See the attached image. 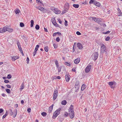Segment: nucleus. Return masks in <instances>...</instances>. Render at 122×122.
Returning a JSON list of instances; mask_svg holds the SVG:
<instances>
[{
  "instance_id": "obj_5",
  "label": "nucleus",
  "mask_w": 122,
  "mask_h": 122,
  "mask_svg": "<svg viewBox=\"0 0 122 122\" xmlns=\"http://www.w3.org/2000/svg\"><path fill=\"white\" fill-rule=\"evenodd\" d=\"M90 20H93L95 21L100 24L101 23V21L98 18H97L95 17H90L89 18Z\"/></svg>"
},
{
  "instance_id": "obj_58",
  "label": "nucleus",
  "mask_w": 122,
  "mask_h": 122,
  "mask_svg": "<svg viewBox=\"0 0 122 122\" xmlns=\"http://www.w3.org/2000/svg\"><path fill=\"white\" fill-rule=\"evenodd\" d=\"M65 25L66 26L67 25L66 24V23H67V21L66 20H65Z\"/></svg>"
},
{
  "instance_id": "obj_55",
  "label": "nucleus",
  "mask_w": 122,
  "mask_h": 122,
  "mask_svg": "<svg viewBox=\"0 0 122 122\" xmlns=\"http://www.w3.org/2000/svg\"><path fill=\"white\" fill-rule=\"evenodd\" d=\"M66 10H65L64 11L62 12L61 14H64L66 13Z\"/></svg>"
},
{
  "instance_id": "obj_36",
  "label": "nucleus",
  "mask_w": 122,
  "mask_h": 122,
  "mask_svg": "<svg viewBox=\"0 0 122 122\" xmlns=\"http://www.w3.org/2000/svg\"><path fill=\"white\" fill-rule=\"evenodd\" d=\"M20 12V11L19 10H16L15 11V13L16 14H17L19 13Z\"/></svg>"
},
{
  "instance_id": "obj_35",
  "label": "nucleus",
  "mask_w": 122,
  "mask_h": 122,
  "mask_svg": "<svg viewBox=\"0 0 122 122\" xmlns=\"http://www.w3.org/2000/svg\"><path fill=\"white\" fill-rule=\"evenodd\" d=\"M11 76L10 74H9L7 76V78L8 79H10L11 77Z\"/></svg>"
},
{
  "instance_id": "obj_53",
  "label": "nucleus",
  "mask_w": 122,
  "mask_h": 122,
  "mask_svg": "<svg viewBox=\"0 0 122 122\" xmlns=\"http://www.w3.org/2000/svg\"><path fill=\"white\" fill-rule=\"evenodd\" d=\"M3 110L2 109H0V113H2L3 111Z\"/></svg>"
},
{
  "instance_id": "obj_64",
  "label": "nucleus",
  "mask_w": 122,
  "mask_h": 122,
  "mask_svg": "<svg viewBox=\"0 0 122 122\" xmlns=\"http://www.w3.org/2000/svg\"><path fill=\"white\" fill-rule=\"evenodd\" d=\"M6 77L4 76V77H3L2 78L4 80H5V79H6Z\"/></svg>"
},
{
  "instance_id": "obj_12",
  "label": "nucleus",
  "mask_w": 122,
  "mask_h": 122,
  "mask_svg": "<svg viewBox=\"0 0 122 122\" xmlns=\"http://www.w3.org/2000/svg\"><path fill=\"white\" fill-rule=\"evenodd\" d=\"M100 102L101 103V105L103 106V105L106 104V101L105 100H100Z\"/></svg>"
},
{
  "instance_id": "obj_13",
  "label": "nucleus",
  "mask_w": 122,
  "mask_h": 122,
  "mask_svg": "<svg viewBox=\"0 0 122 122\" xmlns=\"http://www.w3.org/2000/svg\"><path fill=\"white\" fill-rule=\"evenodd\" d=\"M98 52H96L94 55V60L95 61L98 57Z\"/></svg>"
},
{
  "instance_id": "obj_50",
  "label": "nucleus",
  "mask_w": 122,
  "mask_h": 122,
  "mask_svg": "<svg viewBox=\"0 0 122 122\" xmlns=\"http://www.w3.org/2000/svg\"><path fill=\"white\" fill-rule=\"evenodd\" d=\"M6 86L8 88H11L10 86V85H6Z\"/></svg>"
},
{
  "instance_id": "obj_37",
  "label": "nucleus",
  "mask_w": 122,
  "mask_h": 122,
  "mask_svg": "<svg viewBox=\"0 0 122 122\" xmlns=\"http://www.w3.org/2000/svg\"><path fill=\"white\" fill-rule=\"evenodd\" d=\"M109 85L112 86L113 85V83L112 82H110L108 83Z\"/></svg>"
},
{
  "instance_id": "obj_17",
  "label": "nucleus",
  "mask_w": 122,
  "mask_h": 122,
  "mask_svg": "<svg viewBox=\"0 0 122 122\" xmlns=\"http://www.w3.org/2000/svg\"><path fill=\"white\" fill-rule=\"evenodd\" d=\"M94 4L95 5L97 6L98 7H99L100 5V3L99 2H97L95 0H94Z\"/></svg>"
},
{
  "instance_id": "obj_32",
  "label": "nucleus",
  "mask_w": 122,
  "mask_h": 122,
  "mask_svg": "<svg viewBox=\"0 0 122 122\" xmlns=\"http://www.w3.org/2000/svg\"><path fill=\"white\" fill-rule=\"evenodd\" d=\"M41 115L43 116H45L47 114L46 112H43L41 113Z\"/></svg>"
},
{
  "instance_id": "obj_54",
  "label": "nucleus",
  "mask_w": 122,
  "mask_h": 122,
  "mask_svg": "<svg viewBox=\"0 0 122 122\" xmlns=\"http://www.w3.org/2000/svg\"><path fill=\"white\" fill-rule=\"evenodd\" d=\"M56 34H58L59 35H61V33L59 32H56Z\"/></svg>"
},
{
  "instance_id": "obj_51",
  "label": "nucleus",
  "mask_w": 122,
  "mask_h": 122,
  "mask_svg": "<svg viewBox=\"0 0 122 122\" xmlns=\"http://www.w3.org/2000/svg\"><path fill=\"white\" fill-rule=\"evenodd\" d=\"M0 33H3L2 29L1 28H0Z\"/></svg>"
},
{
  "instance_id": "obj_2",
  "label": "nucleus",
  "mask_w": 122,
  "mask_h": 122,
  "mask_svg": "<svg viewBox=\"0 0 122 122\" xmlns=\"http://www.w3.org/2000/svg\"><path fill=\"white\" fill-rule=\"evenodd\" d=\"M100 51L101 54H103L105 53V54L107 55L108 54L106 50L105 46L103 44H102L101 45Z\"/></svg>"
},
{
  "instance_id": "obj_60",
  "label": "nucleus",
  "mask_w": 122,
  "mask_h": 122,
  "mask_svg": "<svg viewBox=\"0 0 122 122\" xmlns=\"http://www.w3.org/2000/svg\"><path fill=\"white\" fill-rule=\"evenodd\" d=\"M6 115H4L3 116L2 118L3 119H4L6 117Z\"/></svg>"
},
{
  "instance_id": "obj_62",
  "label": "nucleus",
  "mask_w": 122,
  "mask_h": 122,
  "mask_svg": "<svg viewBox=\"0 0 122 122\" xmlns=\"http://www.w3.org/2000/svg\"><path fill=\"white\" fill-rule=\"evenodd\" d=\"M24 102V101L23 100H22L21 101V103L22 104H23Z\"/></svg>"
},
{
  "instance_id": "obj_22",
  "label": "nucleus",
  "mask_w": 122,
  "mask_h": 122,
  "mask_svg": "<svg viewBox=\"0 0 122 122\" xmlns=\"http://www.w3.org/2000/svg\"><path fill=\"white\" fill-rule=\"evenodd\" d=\"M66 101L65 100H64L62 101L61 102V104L62 105H65L66 104Z\"/></svg>"
},
{
  "instance_id": "obj_25",
  "label": "nucleus",
  "mask_w": 122,
  "mask_h": 122,
  "mask_svg": "<svg viewBox=\"0 0 122 122\" xmlns=\"http://www.w3.org/2000/svg\"><path fill=\"white\" fill-rule=\"evenodd\" d=\"M73 6L74 7L76 8H77L79 7V5L78 4H74L73 5Z\"/></svg>"
},
{
  "instance_id": "obj_27",
  "label": "nucleus",
  "mask_w": 122,
  "mask_h": 122,
  "mask_svg": "<svg viewBox=\"0 0 122 122\" xmlns=\"http://www.w3.org/2000/svg\"><path fill=\"white\" fill-rule=\"evenodd\" d=\"M44 50L46 52H48V47L47 46L45 47L44 48Z\"/></svg>"
},
{
  "instance_id": "obj_9",
  "label": "nucleus",
  "mask_w": 122,
  "mask_h": 122,
  "mask_svg": "<svg viewBox=\"0 0 122 122\" xmlns=\"http://www.w3.org/2000/svg\"><path fill=\"white\" fill-rule=\"evenodd\" d=\"M91 65L89 64L87 66L85 69V72L86 73H88L90 70L91 68Z\"/></svg>"
},
{
  "instance_id": "obj_59",
  "label": "nucleus",
  "mask_w": 122,
  "mask_h": 122,
  "mask_svg": "<svg viewBox=\"0 0 122 122\" xmlns=\"http://www.w3.org/2000/svg\"><path fill=\"white\" fill-rule=\"evenodd\" d=\"M72 70L73 71L75 72L76 71L75 69L74 68H72Z\"/></svg>"
},
{
  "instance_id": "obj_8",
  "label": "nucleus",
  "mask_w": 122,
  "mask_h": 122,
  "mask_svg": "<svg viewBox=\"0 0 122 122\" xmlns=\"http://www.w3.org/2000/svg\"><path fill=\"white\" fill-rule=\"evenodd\" d=\"M58 95V91L57 90H55L54 93L53 97V100H55L56 98Z\"/></svg>"
},
{
  "instance_id": "obj_3",
  "label": "nucleus",
  "mask_w": 122,
  "mask_h": 122,
  "mask_svg": "<svg viewBox=\"0 0 122 122\" xmlns=\"http://www.w3.org/2000/svg\"><path fill=\"white\" fill-rule=\"evenodd\" d=\"M61 109L59 108L57 109L54 113L53 117V118H55L61 112Z\"/></svg>"
},
{
  "instance_id": "obj_23",
  "label": "nucleus",
  "mask_w": 122,
  "mask_h": 122,
  "mask_svg": "<svg viewBox=\"0 0 122 122\" xmlns=\"http://www.w3.org/2000/svg\"><path fill=\"white\" fill-rule=\"evenodd\" d=\"M31 24H30V26L31 27H32L33 26L34 21L33 20H31L30 21Z\"/></svg>"
},
{
  "instance_id": "obj_19",
  "label": "nucleus",
  "mask_w": 122,
  "mask_h": 122,
  "mask_svg": "<svg viewBox=\"0 0 122 122\" xmlns=\"http://www.w3.org/2000/svg\"><path fill=\"white\" fill-rule=\"evenodd\" d=\"M20 91H21L22 89H23L24 87V83L23 82L21 84L20 86Z\"/></svg>"
},
{
  "instance_id": "obj_38",
  "label": "nucleus",
  "mask_w": 122,
  "mask_h": 122,
  "mask_svg": "<svg viewBox=\"0 0 122 122\" xmlns=\"http://www.w3.org/2000/svg\"><path fill=\"white\" fill-rule=\"evenodd\" d=\"M94 0H91L89 2V3L90 4H91V3H94Z\"/></svg>"
},
{
  "instance_id": "obj_14",
  "label": "nucleus",
  "mask_w": 122,
  "mask_h": 122,
  "mask_svg": "<svg viewBox=\"0 0 122 122\" xmlns=\"http://www.w3.org/2000/svg\"><path fill=\"white\" fill-rule=\"evenodd\" d=\"M77 46L78 48L80 49H81L83 48V46L81 44L79 43L77 44Z\"/></svg>"
},
{
  "instance_id": "obj_20",
  "label": "nucleus",
  "mask_w": 122,
  "mask_h": 122,
  "mask_svg": "<svg viewBox=\"0 0 122 122\" xmlns=\"http://www.w3.org/2000/svg\"><path fill=\"white\" fill-rule=\"evenodd\" d=\"M86 88V86L84 84H83L81 86V90L82 91H83Z\"/></svg>"
},
{
  "instance_id": "obj_7",
  "label": "nucleus",
  "mask_w": 122,
  "mask_h": 122,
  "mask_svg": "<svg viewBox=\"0 0 122 122\" xmlns=\"http://www.w3.org/2000/svg\"><path fill=\"white\" fill-rule=\"evenodd\" d=\"M51 10L56 14H59L61 13V11L57 8H53L51 9Z\"/></svg>"
},
{
  "instance_id": "obj_46",
  "label": "nucleus",
  "mask_w": 122,
  "mask_h": 122,
  "mask_svg": "<svg viewBox=\"0 0 122 122\" xmlns=\"http://www.w3.org/2000/svg\"><path fill=\"white\" fill-rule=\"evenodd\" d=\"M36 51H36L34 50V51L33 52V56H35L36 53Z\"/></svg>"
},
{
  "instance_id": "obj_43",
  "label": "nucleus",
  "mask_w": 122,
  "mask_h": 122,
  "mask_svg": "<svg viewBox=\"0 0 122 122\" xmlns=\"http://www.w3.org/2000/svg\"><path fill=\"white\" fill-rule=\"evenodd\" d=\"M61 67H60L58 68V71L59 72H60L61 71Z\"/></svg>"
},
{
  "instance_id": "obj_45",
  "label": "nucleus",
  "mask_w": 122,
  "mask_h": 122,
  "mask_svg": "<svg viewBox=\"0 0 122 122\" xmlns=\"http://www.w3.org/2000/svg\"><path fill=\"white\" fill-rule=\"evenodd\" d=\"M76 34L78 35H80L81 34V33L78 31L76 32Z\"/></svg>"
},
{
  "instance_id": "obj_1",
  "label": "nucleus",
  "mask_w": 122,
  "mask_h": 122,
  "mask_svg": "<svg viewBox=\"0 0 122 122\" xmlns=\"http://www.w3.org/2000/svg\"><path fill=\"white\" fill-rule=\"evenodd\" d=\"M73 109V106L72 105H71L68 109L69 116L70 118L71 119L73 118L74 116V113Z\"/></svg>"
},
{
  "instance_id": "obj_10",
  "label": "nucleus",
  "mask_w": 122,
  "mask_h": 122,
  "mask_svg": "<svg viewBox=\"0 0 122 122\" xmlns=\"http://www.w3.org/2000/svg\"><path fill=\"white\" fill-rule=\"evenodd\" d=\"M70 76L68 74V73H66V80L67 82H68L70 79Z\"/></svg>"
},
{
  "instance_id": "obj_4",
  "label": "nucleus",
  "mask_w": 122,
  "mask_h": 122,
  "mask_svg": "<svg viewBox=\"0 0 122 122\" xmlns=\"http://www.w3.org/2000/svg\"><path fill=\"white\" fill-rule=\"evenodd\" d=\"M2 29L3 33L6 31H8L10 32H12L13 30L12 29L8 28L6 26L4 27Z\"/></svg>"
},
{
  "instance_id": "obj_28",
  "label": "nucleus",
  "mask_w": 122,
  "mask_h": 122,
  "mask_svg": "<svg viewBox=\"0 0 122 122\" xmlns=\"http://www.w3.org/2000/svg\"><path fill=\"white\" fill-rule=\"evenodd\" d=\"M5 91L8 93H10V90L9 89H5Z\"/></svg>"
},
{
  "instance_id": "obj_41",
  "label": "nucleus",
  "mask_w": 122,
  "mask_h": 122,
  "mask_svg": "<svg viewBox=\"0 0 122 122\" xmlns=\"http://www.w3.org/2000/svg\"><path fill=\"white\" fill-rule=\"evenodd\" d=\"M110 37H107L105 39V40L106 41H108L110 39Z\"/></svg>"
},
{
  "instance_id": "obj_48",
  "label": "nucleus",
  "mask_w": 122,
  "mask_h": 122,
  "mask_svg": "<svg viewBox=\"0 0 122 122\" xmlns=\"http://www.w3.org/2000/svg\"><path fill=\"white\" fill-rule=\"evenodd\" d=\"M31 109L30 108H28L27 110V111L28 112H30L31 111Z\"/></svg>"
},
{
  "instance_id": "obj_57",
  "label": "nucleus",
  "mask_w": 122,
  "mask_h": 122,
  "mask_svg": "<svg viewBox=\"0 0 122 122\" xmlns=\"http://www.w3.org/2000/svg\"><path fill=\"white\" fill-rule=\"evenodd\" d=\"M19 51H20V52L21 53H22V52H23V51L22 49L21 48L20 49H19Z\"/></svg>"
},
{
  "instance_id": "obj_26",
  "label": "nucleus",
  "mask_w": 122,
  "mask_h": 122,
  "mask_svg": "<svg viewBox=\"0 0 122 122\" xmlns=\"http://www.w3.org/2000/svg\"><path fill=\"white\" fill-rule=\"evenodd\" d=\"M39 47V45H37L35 49V50L36 51H37L38 50V48Z\"/></svg>"
},
{
  "instance_id": "obj_24",
  "label": "nucleus",
  "mask_w": 122,
  "mask_h": 122,
  "mask_svg": "<svg viewBox=\"0 0 122 122\" xmlns=\"http://www.w3.org/2000/svg\"><path fill=\"white\" fill-rule=\"evenodd\" d=\"M17 46H18V48L19 49H20L21 48V46L20 45V44L19 42H17Z\"/></svg>"
},
{
  "instance_id": "obj_33",
  "label": "nucleus",
  "mask_w": 122,
  "mask_h": 122,
  "mask_svg": "<svg viewBox=\"0 0 122 122\" xmlns=\"http://www.w3.org/2000/svg\"><path fill=\"white\" fill-rule=\"evenodd\" d=\"M65 6H66V7H67L66 8H68L69 6V4L68 3H66L65 4Z\"/></svg>"
},
{
  "instance_id": "obj_39",
  "label": "nucleus",
  "mask_w": 122,
  "mask_h": 122,
  "mask_svg": "<svg viewBox=\"0 0 122 122\" xmlns=\"http://www.w3.org/2000/svg\"><path fill=\"white\" fill-rule=\"evenodd\" d=\"M68 115V114L67 112H65L64 114V116L65 117H66Z\"/></svg>"
},
{
  "instance_id": "obj_29",
  "label": "nucleus",
  "mask_w": 122,
  "mask_h": 122,
  "mask_svg": "<svg viewBox=\"0 0 122 122\" xmlns=\"http://www.w3.org/2000/svg\"><path fill=\"white\" fill-rule=\"evenodd\" d=\"M65 64L67 66H70L71 65V63L70 62L68 63L67 62H65Z\"/></svg>"
},
{
  "instance_id": "obj_56",
  "label": "nucleus",
  "mask_w": 122,
  "mask_h": 122,
  "mask_svg": "<svg viewBox=\"0 0 122 122\" xmlns=\"http://www.w3.org/2000/svg\"><path fill=\"white\" fill-rule=\"evenodd\" d=\"M58 21L59 22V23L60 24H61L62 23V22L61 21V20L60 19H59L58 20Z\"/></svg>"
},
{
  "instance_id": "obj_30",
  "label": "nucleus",
  "mask_w": 122,
  "mask_h": 122,
  "mask_svg": "<svg viewBox=\"0 0 122 122\" xmlns=\"http://www.w3.org/2000/svg\"><path fill=\"white\" fill-rule=\"evenodd\" d=\"M20 27H23L24 26V25L23 23L21 22L20 24Z\"/></svg>"
},
{
  "instance_id": "obj_16",
  "label": "nucleus",
  "mask_w": 122,
  "mask_h": 122,
  "mask_svg": "<svg viewBox=\"0 0 122 122\" xmlns=\"http://www.w3.org/2000/svg\"><path fill=\"white\" fill-rule=\"evenodd\" d=\"M19 58V57L17 56H13L12 57V60L13 61H15Z\"/></svg>"
},
{
  "instance_id": "obj_6",
  "label": "nucleus",
  "mask_w": 122,
  "mask_h": 122,
  "mask_svg": "<svg viewBox=\"0 0 122 122\" xmlns=\"http://www.w3.org/2000/svg\"><path fill=\"white\" fill-rule=\"evenodd\" d=\"M10 111L11 112V113H10V114L11 115H13L14 113L13 117H16L17 113V111L16 109H14V110L13 112H12V111L11 109H10Z\"/></svg>"
},
{
  "instance_id": "obj_34",
  "label": "nucleus",
  "mask_w": 122,
  "mask_h": 122,
  "mask_svg": "<svg viewBox=\"0 0 122 122\" xmlns=\"http://www.w3.org/2000/svg\"><path fill=\"white\" fill-rule=\"evenodd\" d=\"M53 109V108H51V107H50L49 108V110H48V112L49 113H51V112L52 110Z\"/></svg>"
},
{
  "instance_id": "obj_44",
  "label": "nucleus",
  "mask_w": 122,
  "mask_h": 122,
  "mask_svg": "<svg viewBox=\"0 0 122 122\" xmlns=\"http://www.w3.org/2000/svg\"><path fill=\"white\" fill-rule=\"evenodd\" d=\"M29 61V59L28 57H27V58L26 61H27V63L28 64Z\"/></svg>"
},
{
  "instance_id": "obj_11",
  "label": "nucleus",
  "mask_w": 122,
  "mask_h": 122,
  "mask_svg": "<svg viewBox=\"0 0 122 122\" xmlns=\"http://www.w3.org/2000/svg\"><path fill=\"white\" fill-rule=\"evenodd\" d=\"M51 22L55 26H56L57 23L56 22L55 18L54 17H53L51 19Z\"/></svg>"
},
{
  "instance_id": "obj_61",
  "label": "nucleus",
  "mask_w": 122,
  "mask_h": 122,
  "mask_svg": "<svg viewBox=\"0 0 122 122\" xmlns=\"http://www.w3.org/2000/svg\"><path fill=\"white\" fill-rule=\"evenodd\" d=\"M44 29L45 30V31L46 32H48V30L47 29L45 28H44Z\"/></svg>"
},
{
  "instance_id": "obj_49",
  "label": "nucleus",
  "mask_w": 122,
  "mask_h": 122,
  "mask_svg": "<svg viewBox=\"0 0 122 122\" xmlns=\"http://www.w3.org/2000/svg\"><path fill=\"white\" fill-rule=\"evenodd\" d=\"M4 82L5 83H8L9 82V81H8V80H5L4 81Z\"/></svg>"
},
{
  "instance_id": "obj_21",
  "label": "nucleus",
  "mask_w": 122,
  "mask_h": 122,
  "mask_svg": "<svg viewBox=\"0 0 122 122\" xmlns=\"http://www.w3.org/2000/svg\"><path fill=\"white\" fill-rule=\"evenodd\" d=\"M55 62L57 68H58L59 66V65L58 61L57 60H56L55 61Z\"/></svg>"
},
{
  "instance_id": "obj_47",
  "label": "nucleus",
  "mask_w": 122,
  "mask_h": 122,
  "mask_svg": "<svg viewBox=\"0 0 122 122\" xmlns=\"http://www.w3.org/2000/svg\"><path fill=\"white\" fill-rule=\"evenodd\" d=\"M54 46L55 48H57L56 45V44H54L53 45Z\"/></svg>"
},
{
  "instance_id": "obj_40",
  "label": "nucleus",
  "mask_w": 122,
  "mask_h": 122,
  "mask_svg": "<svg viewBox=\"0 0 122 122\" xmlns=\"http://www.w3.org/2000/svg\"><path fill=\"white\" fill-rule=\"evenodd\" d=\"M60 41V39L59 37H57L56 39V41L58 42H59Z\"/></svg>"
},
{
  "instance_id": "obj_15",
  "label": "nucleus",
  "mask_w": 122,
  "mask_h": 122,
  "mask_svg": "<svg viewBox=\"0 0 122 122\" xmlns=\"http://www.w3.org/2000/svg\"><path fill=\"white\" fill-rule=\"evenodd\" d=\"M36 8L39 10L42 11H44L45 10V9L43 7L41 6L37 7H36Z\"/></svg>"
},
{
  "instance_id": "obj_52",
  "label": "nucleus",
  "mask_w": 122,
  "mask_h": 122,
  "mask_svg": "<svg viewBox=\"0 0 122 122\" xmlns=\"http://www.w3.org/2000/svg\"><path fill=\"white\" fill-rule=\"evenodd\" d=\"M119 12V14L118 15V16H121L122 15V13L121 12V11L120 12Z\"/></svg>"
},
{
  "instance_id": "obj_63",
  "label": "nucleus",
  "mask_w": 122,
  "mask_h": 122,
  "mask_svg": "<svg viewBox=\"0 0 122 122\" xmlns=\"http://www.w3.org/2000/svg\"><path fill=\"white\" fill-rule=\"evenodd\" d=\"M56 33H54L53 34V36H56Z\"/></svg>"
},
{
  "instance_id": "obj_18",
  "label": "nucleus",
  "mask_w": 122,
  "mask_h": 122,
  "mask_svg": "<svg viewBox=\"0 0 122 122\" xmlns=\"http://www.w3.org/2000/svg\"><path fill=\"white\" fill-rule=\"evenodd\" d=\"M80 59L79 58H78L77 59H76L74 61V62L76 64H77L80 62Z\"/></svg>"
},
{
  "instance_id": "obj_42",
  "label": "nucleus",
  "mask_w": 122,
  "mask_h": 122,
  "mask_svg": "<svg viewBox=\"0 0 122 122\" xmlns=\"http://www.w3.org/2000/svg\"><path fill=\"white\" fill-rule=\"evenodd\" d=\"M110 32V31H107L105 32H104V34H108Z\"/></svg>"
},
{
  "instance_id": "obj_31",
  "label": "nucleus",
  "mask_w": 122,
  "mask_h": 122,
  "mask_svg": "<svg viewBox=\"0 0 122 122\" xmlns=\"http://www.w3.org/2000/svg\"><path fill=\"white\" fill-rule=\"evenodd\" d=\"M39 26L38 25H36L35 26V28L36 30H39Z\"/></svg>"
}]
</instances>
